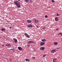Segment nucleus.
I'll return each mask as SVG.
<instances>
[{
	"label": "nucleus",
	"mask_w": 62,
	"mask_h": 62,
	"mask_svg": "<svg viewBox=\"0 0 62 62\" xmlns=\"http://www.w3.org/2000/svg\"><path fill=\"white\" fill-rule=\"evenodd\" d=\"M14 3L16 5L17 7L18 8H20L21 7L20 3H19V2L18 1H16L14 2Z\"/></svg>",
	"instance_id": "1"
},
{
	"label": "nucleus",
	"mask_w": 62,
	"mask_h": 62,
	"mask_svg": "<svg viewBox=\"0 0 62 62\" xmlns=\"http://www.w3.org/2000/svg\"><path fill=\"white\" fill-rule=\"evenodd\" d=\"M56 50L55 49L52 50L51 52L52 53H54L55 52H56Z\"/></svg>",
	"instance_id": "2"
},
{
	"label": "nucleus",
	"mask_w": 62,
	"mask_h": 62,
	"mask_svg": "<svg viewBox=\"0 0 62 62\" xmlns=\"http://www.w3.org/2000/svg\"><path fill=\"white\" fill-rule=\"evenodd\" d=\"M44 47H42L40 48V50H44Z\"/></svg>",
	"instance_id": "3"
},
{
	"label": "nucleus",
	"mask_w": 62,
	"mask_h": 62,
	"mask_svg": "<svg viewBox=\"0 0 62 62\" xmlns=\"http://www.w3.org/2000/svg\"><path fill=\"white\" fill-rule=\"evenodd\" d=\"M45 44V42H41L40 43V46H42V45H44Z\"/></svg>",
	"instance_id": "4"
},
{
	"label": "nucleus",
	"mask_w": 62,
	"mask_h": 62,
	"mask_svg": "<svg viewBox=\"0 0 62 62\" xmlns=\"http://www.w3.org/2000/svg\"><path fill=\"white\" fill-rule=\"evenodd\" d=\"M18 49L20 51H21V50H22V48L20 47H18Z\"/></svg>",
	"instance_id": "5"
},
{
	"label": "nucleus",
	"mask_w": 62,
	"mask_h": 62,
	"mask_svg": "<svg viewBox=\"0 0 62 62\" xmlns=\"http://www.w3.org/2000/svg\"><path fill=\"white\" fill-rule=\"evenodd\" d=\"M14 39L15 40L14 42L15 43H17V39Z\"/></svg>",
	"instance_id": "6"
},
{
	"label": "nucleus",
	"mask_w": 62,
	"mask_h": 62,
	"mask_svg": "<svg viewBox=\"0 0 62 62\" xmlns=\"http://www.w3.org/2000/svg\"><path fill=\"white\" fill-rule=\"evenodd\" d=\"M28 26L29 27H32V25L31 24L28 25Z\"/></svg>",
	"instance_id": "7"
},
{
	"label": "nucleus",
	"mask_w": 62,
	"mask_h": 62,
	"mask_svg": "<svg viewBox=\"0 0 62 62\" xmlns=\"http://www.w3.org/2000/svg\"><path fill=\"white\" fill-rule=\"evenodd\" d=\"M56 60L57 59L54 58L53 59V62H56Z\"/></svg>",
	"instance_id": "8"
},
{
	"label": "nucleus",
	"mask_w": 62,
	"mask_h": 62,
	"mask_svg": "<svg viewBox=\"0 0 62 62\" xmlns=\"http://www.w3.org/2000/svg\"><path fill=\"white\" fill-rule=\"evenodd\" d=\"M6 46H8V47H9L11 46V45L10 44H7L6 45Z\"/></svg>",
	"instance_id": "9"
},
{
	"label": "nucleus",
	"mask_w": 62,
	"mask_h": 62,
	"mask_svg": "<svg viewBox=\"0 0 62 62\" xmlns=\"http://www.w3.org/2000/svg\"><path fill=\"white\" fill-rule=\"evenodd\" d=\"M55 20L56 21H58V19L57 17H56L55 18Z\"/></svg>",
	"instance_id": "10"
},
{
	"label": "nucleus",
	"mask_w": 62,
	"mask_h": 62,
	"mask_svg": "<svg viewBox=\"0 0 62 62\" xmlns=\"http://www.w3.org/2000/svg\"><path fill=\"white\" fill-rule=\"evenodd\" d=\"M25 2L26 3H28L29 1V0H25Z\"/></svg>",
	"instance_id": "11"
},
{
	"label": "nucleus",
	"mask_w": 62,
	"mask_h": 62,
	"mask_svg": "<svg viewBox=\"0 0 62 62\" xmlns=\"http://www.w3.org/2000/svg\"><path fill=\"white\" fill-rule=\"evenodd\" d=\"M27 22L29 23H30L31 22V21L30 20H27Z\"/></svg>",
	"instance_id": "12"
},
{
	"label": "nucleus",
	"mask_w": 62,
	"mask_h": 62,
	"mask_svg": "<svg viewBox=\"0 0 62 62\" xmlns=\"http://www.w3.org/2000/svg\"><path fill=\"white\" fill-rule=\"evenodd\" d=\"M41 40L42 41L44 42V41H46V40L44 39H43Z\"/></svg>",
	"instance_id": "13"
},
{
	"label": "nucleus",
	"mask_w": 62,
	"mask_h": 62,
	"mask_svg": "<svg viewBox=\"0 0 62 62\" xmlns=\"http://www.w3.org/2000/svg\"><path fill=\"white\" fill-rule=\"evenodd\" d=\"M26 61H28V62H30V60L29 59H26Z\"/></svg>",
	"instance_id": "14"
},
{
	"label": "nucleus",
	"mask_w": 62,
	"mask_h": 62,
	"mask_svg": "<svg viewBox=\"0 0 62 62\" xmlns=\"http://www.w3.org/2000/svg\"><path fill=\"white\" fill-rule=\"evenodd\" d=\"M54 45H57V44H58V43L56 42H54Z\"/></svg>",
	"instance_id": "15"
},
{
	"label": "nucleus",
	"mask_w": 62,
	"mask_h": 62,
	"mask_svg": "<svg viewBox=\"0 0 62 62\" xmlns=\"http://www.w3.org/2000/svg\"><path fill=\"white\" fill-rule=\"evenodd\" d=\"M38 22V21L37 20H35V23H37Z\"/></svg>",
	"instance_id": "16"
},
{
	"label": "nucleus",
	"mask_w": 62,
	"mask_h": 62,
	"mask_svg": "<svg viewBox=\"0 0 62 62\" xmlns=\"http://www.w3.org/2000/svg\"><path fill=\"white\" fill-rule=\"evenodd\" d=\"M32 42L31 41H29L28 42V43H32Z\"/></svg>",
	"instance_id": "17"
},
{
	"label": "nucleus",
	"mask_w": 62,
	"mask_h": 62,
	"mask_svg": "<svg viewBox=\"0 0 62 62\" xmlns=\"http://www.w3.org/2000/svg\"><path fill=\"white\" fill-rule=\"evenodd\" d=\"M5 29L3 28H2L1 29V30H2V31H5Z\"/></svg>",
	"instance_id": "18"
},
{
	"label": "nucleus",
	"mask_w": 62,
	"mask_h": 62,
	"mask_svg": "<svg viewBox=\"0 0 62 62\" xmlns=\"http://www.w3.org/2000/svg\"><path fill=\"white\" fill-rule=\"evenodd\" d=\"M28 34H27L26 33H25L24 34V35L25 36H26Z\"/></svg>",
	"instance_id": "19"
},
{
	"label": "nucleus",
	"mask_w": 62,
	"mask_h": 62,
	"mask_svg": "<svg viewBox=\"0 0 62 62\" xmlns=\"http://www.w3.org/2000/svg\"><path fill=\"white\" fill-rule=\"evenodd\" d=\"M26 37L27 38H29V37H30L28 35V34L26 36Z\"/></svg>",
	"instance_id": "20"
},
{
	"label": "nucleus",
	"mask_w": 62,
	"mask_h": 62,
	"mask_svg": "<svg viewBox=\"0 0 62 62\" xmlns=\"http://www.w3.org/2000/svg\"><path fill=\"white\" fill-rule=\"evenodd\" d=\"M46 54H44V55H43V57H45V56H46Z\"/></svg>",
	"instance_id": "21"
},
{
	"label": "nucleus",
	"mask_w": 62,
	"mask_h": 62,
	"mask_svg": "<svg viewBox=\"0 0 62 62\" xmlns=\"http://www.w3.org/2000/svg\"><path fill=\"white\" fill-rule=\"evenodd\" d=\"M45 28H46V27H44L43 28V30H44L45 29Z\"/></svg>",
	"instance_id": "22"
},
{
	"label": "nucleus",
	"mask_w": 62,
	"mask_h": 62,
	"mask_svg": "<svg viewBox=\"0 0 62 62\" xmlns=\"http://www.w3.org/2000/svg\"><path fill=\"white\" fill-rule=\"evenodd\" d=\"M52 3H54V0H52Z\"/></svg>",
	"instance_id": "23"
},
{
	"label": "nucleus",
	"mask_w": 62,
	"mask_h": 62,
	"mask_svg": "<svg viewBox=\"0 0 62 62\" xmlns=\"http://www.w3.org/2000/svg\"><path fill=\"white\" fill-rule=\"evenodd\" d=\"M9 60L10 61H11V60H12L10 58L9 59Z\"/></svg>",
	"instance_id": "24"
},
{
	"label": "nucleus",
	"mask_w": 62,
	"mask_h": 62,
	"mask_svg": "<svg viewBox=\"0 0 62 62\" xmlns=\"http://www.w3.org/2000/svg\"><path fill=\"white\" fill-rule=\"evenodd\" d=\"M45 17L46 18H47V17H48V16H47V15H46L45 16Z\"/></svg>",
	"instance_id": "25"
},
{
	"label": "nucleus",
	"mask_w": 62,
	"mask_h": 62,
	"mask_svg": "<svg viewBox=\"0 0 62 62\" xmlns=\"http://www.w3.org/2000/svg\"><path fill=\"white\" fill-rule=\"evenodd\" d=\"M60 49V47H58L57 48V49Z\"/></svg>",
	"instance_id": "26"
},
{
	"label": "nucleus",
	"mask_w": 62,
	"mask_h": 62,
	"mask_svg": "<svg viewBox=\"0 0 62 62\" xmlns=\"http://www.w3.org/2000/svg\"><path fill=\"white\" fill-rule=\"evenodd\" d=\"M59 34H61V35L62 36V34L61 33H59L58 34V35H59Z\"/></svg>",
	"instance_id": "27"
},
{
	"label": "nucleus",
	"mask_w": 62,
	"mask_h": 62,
	"mask_svg": "<svg viewBox=\"0 0 62 62\" xmlns=\"http://www.w3.org/2000/svg\"><path fill=\"white\" fill-rule=\"evenodd\" d=\"M59 15H58L57 14V16H59Z\"/></svg>",
	"instance_id": "28"
},
{
	"label": "nucleus",
	"mask_w": 62,
	"mask_h": 62,
	"mask_svg": "<svg viewBox=\"0 0 62 62\" xmlns=\"http://www.w3.org/2000/svg\"><path fill=\"white\" fill-rule=\"evenodd\" d=\"M13 52H14L15 51V50L14 49H13Z\"/></svg>",
	"instance_id": "29"
},
{
	"label": "nucleus",
	"mask_w": 62,
	"mask_h": 62,
	"mask_svg": "<svg viewBox=\"0 0 62 62\" xmlns=\"http://www.w3.org/2000/svg\"><path fill=\"white\" fill-rule=\"evenodd\" d=\"M13 48L11 49H10V50H12V51H13Z\"/></svg>",
	"instance_id": "30"
},
{
	"label": "nucleus",
	"mask_w": 62,
	"mask_h": 62,
	"mask_svg": "<svg viewBox=\"0 0 62 62\" xmlns=\"http://www.w3.org/2000/svg\"><path fill=\"white\" fill-rule=\"evenodd\" d=\"M32 58H33V59H35V58L34 57H32Z\"/></svg>",
	"instance_id": "31"
},
{
	"label": "nucleus",
	"mask_w": 62,
	"mask_h": 62,
	"mask_svg": "<svg viewBox=\"0 0 62 62\" xmlns=\"http://www.w3.org/2000/svg\"><path fill=\"white\" fill-rule=\"evenodd\" d=\"M32 42H31V43H35V42H33V41H32Z\"/></svg>",
	"instance_id": "32"
},
{
	"label": "nucleus",
	"mask_w": 62,
	"mask_h": 62,
	"mask_svg": "<svg viewBox=\"0 0 62 62\" xmlns=\"http://www.w3.org/2000/svg\"><path fill=\"white\" fill-rule=\"evenodd\" d=\"M37 28H39V26H36Z\"/></svg>",
	"instance_id": "33"
},
{
	"label": "nucleus",
	"mask_w": 62,
	"mask_h": 62,
	"mask_svg": "<svg viewBox=\"0 0 62 62\" xmlns=\"http://www.w3.org/2000/svg\"><path fill=\"white\" fill-rule=\"evenodd\" d=\"M28 47H30V45H28Z\"/></svg>",
	"instance_id": "34"
},
{
	"label": "nucleus",
	"mask_w": 62,
	"mask_h": 62,
	"mask_svg": "<svg viewBox=\"0 0 62 62\" xmlns=\"http://www.w3.org/2000/svg\"><path fill=\"white\" fill-rule=\"evenodd\" d=\"M30 2H31L32 1H31V0H30Z\"/></svg>",
	"instance_id": "35"
},
{
	"label": "nucleus",
	"mask_w": 62,
	"mask_h": 62,
	"mask_svg": "<svg viewBox=\"0 0 62 62\" xmlns=\"http://www.w3.org/2000/svg\"><path fill=\"white\" fill-rule=\"evenodd\" d=\"M10 29V28H11V27H9Z\"/></svg>",
	"instance_id": "36"
},
{
	"label": "nucleus",
	"mask_w": 62,
	"mask_h": 62,
	"mask_svg": "<svg viewBox=\"0 0 62 62\" xmlns=\"http://www.w3.org/2000/svg\"><path fill=\"white\" fill-rule=\"evenodd\" d=\"M2 46V47H4V45H3Z\"/></svg>",
	"instance_id": "37"
},
{
	"label": "nucleus",
	"mask_w": 62,
	"mask_h": 62,
	"mask_svg": "<svg viewBox=\"0 0 62 62\" xmlns=\"http://www.w3.org/2000/svg\"><path fill=\"white\" fill-rule=\"evenodd\" d=\"M18 1H20V0H18Z\"/></svg>",
	"instance_id": "38"
},
{
	"label": "nucleus",
	"mask_w": 62,
	"mask_h": 62,
	"mask_svg": "<svg viewBox=\"0 0 62 62\" xmlns=\"http://www.w3.org/2000/svg\"><path fill=\"white\" fill-rule=\"evenodd\" d=\"M34 51H35V49H34Z\"/></svg>",
	"instance_id": "39"
},
{
	"label": "nucleus",
	"mask_w": 62,
	"mask_h": 62,
	"mask_svg": "<svg viewBox=\"0 0 62 62\" xmlns=\"http://www.w3.org/2000/svg\"><path fill=\"white\" fill-rule=\"evenodd\" d=\"M58 29H56V30H57Z\"/></svg>",
	"instance_id": "40"
}]
</instances>
